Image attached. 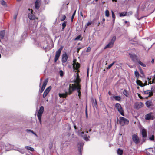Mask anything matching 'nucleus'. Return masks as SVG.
<instances>
[{"instance_id":"1","label":"nucleus","mask_w":155,"mask_h":155,"mask_svg":"<svg viewBox=\"0 0 155 155\" xmlns=\"http://www.w3.org/2000/svg\"><path fill=\"white\" fill-rule=\"evenodd\" d=\"M77 87V86L75 84H70L69 86L68 94L69 95H70L72 94L73 92L76 90Z\"/></svg>"},{"instance_id":"2","label":"nucleus","mask_w":155,"mask_h":155,"mask_svg":"<svg viewBox=\"0 0 155 155\" xmlns=\"http://www.w3.org/2000/svg\"><path fill=\"white\" fill-rule=\"evenodd\" d=\"M44 111V107L43 106L40 107L39 111L37 114L38 118L40 124H41V117Z\"/></svg>"},{"instance_id":"3","label":"nucleus","mask_w":155,"mask_h":155,"mask_svg":"<svg viewBox=\"0 0 155 155\" xmlns=\"http://www.w3.org/2000/svg\"><path fill=\"white\" fill-rule=\"evenodd\" d=\"M73 67L74 69H75L77 71H75V72H77L78 73L80 72L79 69L80 67V64L77 62V59H74L73 60Z\"/></svg>"},{"instance_id":"4","label":"nucleus","mask_w":155,"mask_h":155,"mask_svg":"<svg viewBox=\"0 0 155 155\" xmlns=\"http://www.w3.org/2000/svg\"><path fill=\"white\" fill-rule=\"evenodd\" d=\"M119 123L122 126L127 125L129 123V121L127 119L122 117H120L119 118Z\"/></svg>"},{"instance_id":"5","label":"nucleus","mask_w":155,"mask_h":155,"mask_svg":"<svg viewBox=\"0 0 155 155\" xmlns=\"http://www.w3.org/2000/svg\"><path fill=\"white\" fill-rule=\"evenodd\" d=\"M129 55L132 61L134 63H137L140 59L135 54L129 53Z\"/></svg>"},{"instance_id":"6","label":"nucleus","mask_w":155,"mask_h":155,"mask_svg":"<svg viewBox=\"0 0 155 155\" xmlns=\"http://www.w3.org/2000/svg\"><path fill=\"white\" fill-rule=\"evenodd\" d=\"M115 107L121 115L123 116H124L123 109L119 103H116L115 105Z\"/></svg>"},{"instance_id":"7","label":"nucleus","mask_w":155,"mask_h":155,"mask_svg":"<svg viewBox=\"0 0 155 155\" xmlns=\"http://www.w3.org/2000/svg\"><path fill=\"white\" fill-rule=\"evenodd\" d=\"M63 48V46H61L60 48L56 51L54 58V62H56L57 61L58 59Z\"/></svg>"},{"instance_id":"8","label":"nucleus","mask_w":155,"mask_h":155,"mask_svg":"<svg viewBox=\"0 0 155 155\" xmlns=\"http://www.w3.org/2000/svg\"><path fill=\"white\" fill-rule=\"evenodd\" d=\"M145 119L147 120H149L150 119L153 120L155 117L152 113H149L145 116Z\"/></svg>"},{"instance_id":"9","label":"nucleus","mask_w":155,"mask_h":155,"mask_svg":"<svg viewBox=\"0 0 155 155\" xmlns=\"http://www.w3.org/2000/svg\"><path fill=\"white\" fill-rule=\"evenodd\" d=\"M143 104L142 102H136L134 104V108L138 109L143 106Z\"/></svg>"},{"instance_id":"10","label":"nucleus","mask_w":155,"mask_h":155,"mask_svg":"<svg viewBox=\"0 0 155 155\" xmlns=\"http://www.w3.org/2000/svg\"><path fill=\"white\" fill-rule=\"evenodd\" d=\"M41 0H36L35 3V9L38 10L41 4Z\"/></svg>"},{"instance_id":"11","label":"nucleus","mask_w":155,"mask_h":155,"mask_svg":"<svg viewBox=\"0 0 155 155\" xmlns=\"http://www.w3.org/2000/svg\"><path fill=\"white\" fill-rule=\"evenodd\" d=\"M48 78H47L45 79L43 82V84L42 86L41 87V88L40 90V93H42L43 91H44V90L45 89L46 86V85L47 84V83L48 81Z\"/></svg>"},{"instance_id":"12","label":"nucleus","mask_w":155,"mask_h":155,"mask_svg":"<svg viewBox=\"0 0 155 155\" xmlns=\"http://www.w3.org/2000/svg\"><path fill=\"white\" fill-rule=\"evenodd\" d=\"M51 89V87L50 86L46 89L43 95V98H45L47 96Z\"/></svg>"},{"instance_id":"13","label":"nucleus","mask_w":155,"mask_h":155,"mask_svg":"<svg viewBox=\"0 0 155 155\" xmlns=\"http://www.w3.org/2000/svg\"><path fill=\"white\" fill-rule=\"evenodd\" d=\"M132 139L133 141L136 144L138 143L139 142V140L137 135L136 134L133 135Z\"/></svg>"},{"instance_id":"14","label":"nucleus","mask_w":155,"mask_h":155,"mask_svg":"<svg viewBox=\"0 0 155 155\" xmlns=\"http://www.w3.org/2000/svg\"><path fill=\"white\" fill-rule=\"evenodd\" d=\"M91 101L93 107H94L96 108L97 109L98 105L96 99H94L93 98H92L91 99Z\"/></svg>"},{"instance_id":"15","label":"nucleus","mask_w":155,"mask_h":155,"mask_svg":"<svg viewBox=\"0 0 155 155\" xmlns=\"http://www.w3.org/2000/svg\"><path fill=\"white\" fill-rule=\"evenodd\" d=\"M68 58V56L66 53L63 54L62 55V62L63 63L66 62Z\"/></svg>"},{"instance_id":"16","label":"nucleus","mask_w":155,"mask_h":155,"mask_svg":"<svg viewBox=\"0 0 155 155\" xmlns=\"http://www.w3.org/2000/svg\"><path fill=\"white\" fill-rule=\"evenodd\" d=\"M58 95L60 97L62 98H66L68 95H69L68 92H66L65 93H59Z\"/></svg>"},{"instance_id":"17","label":"nucleus","mask_w":155,"mask_h":155,"mask_svg":"<svg viewBox=\"0 0 155 155\" xmlns=\"http://www.w3.org/2000/svg\"><path fill=\"white\" fill-rule=\"evenodd\" d=\"M32 11H33L32 10V11L31 12V13H29L28 15V18L31 20H34L35 18V16L33 14Z\"/></svg>"},{"instance_id":"18","label":"nucleus","mask_w":155,"mask_h":155,"mask_svg":"<svg viewBox=\"0 0 155 155\" xmlns=\"http://www.w3.org/2000/svg\"><path fill=\"white\" fill-rule=\"evenodd\" d=\"M81 81V79H76V80L74 81L75 84H76V85L78 86H81V85L80 84V83Z\"/></svg>"},{"instance_id":"19","label":"nucleus","mask_w":155,"mask_h":155,"mask_svg":"<svg viewBox=\"0 0 155 155\" xmlns=\"http://www.w3.org/2000/svg\"><path fill=\"white\" fill-rule=\"evenodd\" d=\"M144 94H149L148 97H150L153 95V93L151 90H147L144 91Z\"/></svg>"},{"instance_id":"20","label":"nucleus","mask_w":155,"mask_h":155,"mask_svg":"<svg viewBox=\"0 0 155 155\" xmlns=\"http://www.w3.org/2000/svg\"><path fill=\"white\" fill-rule=\"evenodd\" d=\"M142 137L144 138H146L147 137V131L146 129H143L141 131Z\"/></svg>"},{"instance_id":"21","label":"nucleus","mask_w":155,"mask_h":155,"mask_svg":"<svg viewBox=\"0 0 155 155\" xmlns=\"http://www.w3.org/2000/svg\"><path fill=\"white\" fill-rule=\"evenodd\" d=\"M136 82L137 85H139L141 87H144L145 86V85H144L141 81L140 80H138V79H137Z\"/></svg>"},{"instance_id":"22","label":"nucleus","mask_w":155,"mask_h":155,"mask_svg":"<svg viewBox=\"0 0 155 155\" xmlns=\"http://www.w3.org/2000/svg\"><path fill=\"white\" fill-rule=\"evenodd\" d=\"M147 107H149L151 106H153L152 103L151 101H148L145 103Z\"/></svg>"},{"instance_id":"23","label":"nucleus","mask_w":155,"mask_h":155,"mask_svg":"<svg viewBox=\"0 0 155 155\" xmlns=\"http://www.w3.org/2000/svg\"><path fill=\"white\" fill-rule=\"evenodd\" d=\"M113 44L112 42H110L107 45H106L104 48V49H105L108 48H111L113 47Z\"/></svg>"},{"instance_id":"24","label":"nucleus","mask_w":155,"mask_h":155,"mask_svg":"<svg viewBox=\"0 0 155 155\" xmlns=\"http://www.w3.org/2000/svg\"><path fill=\"white\" fill-rule=\"evenodd\" d=\"M5 30H2L0 31V36L1 38H3L4 37L5 35Z\"/></svg>"},{"instance_id":"25","label":"nucleus","mask_w":155,"mask_h":155,"mask_svg":"<svg viewBox=\"0 0 155 155\" xmlns=\"http://www.w3.org/2000/svg\"><path fill=\"white\" fill-rule=\"evenodd\" d=\"M0 2H1V4L3 6H4L5 7H7L8 6H7L6 3L4 0H1L0 1Z\"/></svg>"},{"instance_id":"26","label":"nucleus","mask_w":155,"mask_h":155,"mask_svg":"<svg viewBox=\"0 0 155 155\" xmlns=\"http://www.w3.org/2000/svg\"><path fill=\"white\" fill-rule=\"evenodd\" d=\"M123 152V150L120 149V148L118 149L117 151V154L119 155H122Z\"/></svg>"},{"instance_id":"27","label":"nucleus","mask_w":155,"mask_h":155,"mask_svg":"<svg viewBox=\"0 0 155 155\" xmlns=\"http://www.w3.org/2000/svg\"><path fill=\"white\" fill-rule=\"evenodd\" d=\"M113 97L114 99L116 101H119L121 100V97L120 96H114Z\"/></svg>"},{"instance_id":"28","label":"nucleus","mask_w":155,"mask_h":155,"mask_svg":"<svg viewBox=\"0 0 155 155\" xmlns=\"http://www.w3.org/2000/svg\"><path fill=\"white\" fill-rule=\"evenodd\" d=\"M25 148L28 150H29L31 151H34V149L33 148L29 146H25Z\"/></svg>"},{"instance_id":"29","label":"nucleus","mask_w":155,"mask_h":155,"mask_svg":"<svg viewBox=\"0 0 155 155\" xmlns=\"http://www.w3.org/2000/svg\"><path fill=\"white\" fill-rule=\"evenodd\" d=\"M123 94L124 95H125L126 97H128L129 95V93L127 91L124 89L123 91Z\"/></svg>"},{"instance_id":"30","label":"nucleus","mask_w":155,"mask_h":155,"mask_svg":"<svg viewBox=\"0 0 155 155\" xmlns=\"http://www.w3.org/2000/svg\"><path fill=\"white\" fill-rule=\"evenodd\" d=\"M112 17L113 18V23H114V22H115V15L114 14V12L113 11H112Z\"/></svg>"},{"instance_id":"31","label":"nucleus","mask_w":155,"mask_h":155,"mask_svg":"<svg viewBox=\"0 0 155 155\" xmlns=\"http://www.w3.org/2000/svg\"><path fill=\"white\" fill-rule=\"evenodd\" d=\"M138 14H139L138 9H137V10L136 12V14H135V16L138 20H140L143 17H141L140 18H139L138 17Z\"/></svg>"},{"instance_id":"32","label":"nucleus","mask_w":155,"mask_h":155,"mask_svg":"<svg viewBox=\"0 0 155 155\" xmlns=\"http://www.w3.org/2000/svg\"><path fill=\"white\" fill-rule=\"evenodd\" d=\"M81 86H78L77 87L76 90H77L78 93H81Z\"/></svg>"},{"instance_id":"33","label":"nucleus","mask_w":155,"mask_h":155,"mask_svg":"<svg viewBox=\"0 0 155 155\" xmlns=\"http://www.w3.org/2000/svg\"><path fill=\"white\" fill-rule=\"evenodd\" d=\"M137 63L139 64L140 65L142 66L143 67H146V65L145 64L143 63V62H141L140 61V60H139V61H138V62H137Z\"/></svg>"},{"instance_id":"34","label":"nucleus","mask_w":155,"mask_h":155,"mask_svg":"<svg viewBox=\"0 0 155 155\" xmlns=\"http://www.w3.org/2000/svg\"><path fill=\"white\" fill-rule=\"evenodd\" d=\"M134 74L137 79H138L139 76V72L137 71H135L134 72Z\"/></svg>"},{"instance_id":"35","label":"nucleus","mask_w":155,"mask_h":155,"mask_svg":"<svg viewBox=\"0 0 155 155\" xmlns=\"http://www.w3.org/2000/svg\"><path fill=\"white\" fill-rule=\"evenodd\" d=\"M66 23H67V21H64L62 23V29L63 30L64 29V28L66 27Z\"/></svg>"},{"instance_id":"36","label":"nucleus","mask_w":155,"mask_h":155,"mask_svg":"<svg viewBox=\"0 0 155 155\" xmlns=\"http://www.w3.org/2000/svg\"><path fill=\"white\" fill-rule=\"evenodd\" d=\"M127 13L126 12H122L120 13V17L124 16L127 15Z\"/></svg>"},{"instance_id":"37","label":"nucleus","mask_w":155,"mask_h":155,"mask_svg":"<svg viewBox=\"0 0 155 155\" xmlns=\"http://www.w3.org/2000/svg\"><path fill=\"white\" fill-rule=\"evenodd\" d=\"M116 36H114L112 39H111V41H110L111 42H112L114 44V42L116 40Z\"/></svg>"},{"instance_id":"38","label":"nucleus","mask_w":155,"mask_h":155,"mask_svg":"<svg viewBox=\"0 0 155 155\" xmlns=\"http://www.w3.org/2000/svg\"><path fill=\"white\" fill-rule=\"evenodd\" d=\"M76 12V10H75L73 14H72V15L71 17V20L72 21H73V19L74 17V16L75 15V14Z\"/></svg>"},{"instance_id":"39","label":"nucleus","mask_w":155,"mask_h":155,"mask_svg":"<svg viewBox=\"0 0 155 155\" xmlns=\"http://www.w3.org/2000/svg\"><path fill=\"white\" fill-rule=\"evenodd\" d=\"M105 16L107 17H108L109 16V12L108 10H106L105 12Z\"/></svg>"},{"instance_id":"40","label":"nucleus","mask_w":155,"mask_h":155,"mask_svg":"<svg viewBox=\"0 0 155 155\" xmlns=\"http://www.w3.org/2000/svg\"><path fill=\"white\" fill-rule=\"evenodd\" d=\"M115 63V61H114L113 63H112L111 64H110V65H109L108 67L107 68V69H110L111 67L113 66V65Z\"/></svg>"},{"instance_id":"41","label":"nucleus","mask_w":155,"mask_h":155,"mask_svg":"<svg viewBox=\"0 0 155 155\" xmlns=\"http://www.w3.org/2000/svg\"><path fill=\"white\" fill-rule=\"evenodd\" d=\"M82 137H84V139L86 140H88V138L86 134L82 136Z\"/></svg>"},{"instance_id":"42","label":"nucleus","mask_w":155,"mask_h":155,"mask_svg":"<svg viewBox=\"0 0 155 155\" xmlns=\"http://www.w3.org/2000/svg\"><path fill=\"white\" fill-rule=\"evenodd\" d=\"M66 18V16L65 15H63L61 19V21H63Z\"/></svg>"},{"instance_id":"43","label":"nucleus","mask_w":155,"mask_h":155,"mask_svg":"<svg viewBox=\"0 0 155 155\" xmlns=\"http://www.w3.org/2000/svg\"><path fill=\"white\" fill-rule=\"evenodd\" d=\"M59 74L61 76H63L64 74V72L62 70H60L59 72Z\"/></svg>"},{"instance_id":"44","label":"nucleus","mask_w":155,"mask_h":155,"mask_svg":"<svg viewBox=\"0 0 155 155\" xmlns=\"http://www.w3.org/2000/svg\"><path fill=\"white\" fill-rule=\"evenodd\" d=\"M149 139L152 141H153L154 140V135H152L151 137H150L149 138Z\"/></svg>"},{"instance_id":"45","label":"nucleus","mask_w":155,"mask_h":155,"mask_svg":"<svg viewBox=\"0 0 155 155\" xmlns=\"http://www.w3.org/2000/svg\"><path fill=\"white\" fill-rule=\"evenodd\" d=\"M81 37V35H79L77 37H76L75 39V40H79Z\"/></svg>"},{"instance_id":"46","label":"nucleus","mask_w":155,"mask_h":155,"mask_svg":"<svg viewBox=\"0 0 155 155\" xmlns=\"http://www.w3.org/2000/svg\"><path fill=\"white\" fill-rule=\"evenodd\" d=\"M91 50V48L90 47H88L86 50V52H88L90 51Z\"/></svg>"},{"instance_id":"47","label":"nucleus","mask_w":155,"mask_h":155,"mask_svg":"<svg viewBox=\"0 0 155 155\" xmlns=\"http://www.w3.org/2000/svg\"><path fill=\"white\" fill-rule=\"evenodd\" d=\"M82 48V47H79L77 48V52L79 53L80 49Z\"/></svg>"},{"instance_id":"48","label":"nucleus","mask_w":155,"mask_h":155,"mask_svg":"<svg viewBox=\"0 0 155 155\" xmlns=\"http://www.w3.org/2000/svg\"><path fill=\"white\" fill-rule=\"evenodd\" d=\"M89 68H88L87 70V76L88 77L89 75Z\"/></svg>"},{"instance_id":"49","label":"nucleus","mask_w":155,"mask_h":155,"mask_svg":"<svg viewBox=\"0 0 155 155\" xmlns=\"http://www.w3.org/2000/svg\"><path fill=\"white\" fill-rule=\"evenodd\" d=\"M76 79H80V77L79 75V74L78 73H77V77H76Z\"/></svg>"},{"instance_id":"50","label":"nucleus","mask_w":155,"mask_h":155,"mask_svg":"<svg viewBox=\"0 0 155 155\" xmlns=\"http://www.w3.org/2000/svg\"><path fill=\"white\" fill-rule=\"evenodd\" d=\"M78 95L79 97V99L81 98V93H78Z\"/></svg>"},{"instance_id":"51","label":"nucleus","mask_w":155,"mask_h":155,"mask_svg":"<svg viewBox=\"0 0 155 155\" xmlns=\"http://www.w3.org/2000/svg\"><path fill=\"white\" fill-rule=\"evenodd\" d=\"M85 113H86V116L87 117L88 115H87V108H86V111H85Z\"/></svg>"},{"instance_id":"52","label":"nucleus","mask_w":155,"mask_h":155,"mask_svg":"<svg viewBox=\"0 0 155 155\" xmlns=\"http://www.w3.org/2000/svg\"><path fill=\"white\" fill-rule=\"evenodd\" d=\"M138 96L140 99H143L142 97L140 95V94H138Z\"/></svg>"},{"instance_id":"53","label":"nucleus","mask_w":155,"mask_h":155,"mask_svg":"<svg viewBox=\"0 0 155 155\" xmlns=\"http://www.w3.org/2000/svg\"><path fill=\"white\" fill-rule=\"evenodd\" d=\"M31 130H29V129H27L26 130V131L27 132H31Z\"/></svg>"},{"instance_id":"54","label":"nucleus","mask_w":155,"mask_h":155,"mask_svg":"<svg viewBox=\"0 0 155 155\" xmlns=\"http://www.w3.org/2000/svg\"><path fill=\"white\" fill-rule=\"evenodd\" d=\"M91 22H88L87 23V26H89V25H91Z\"/></svg>"},{"instance_id":"55","label":"nucleus","mask_w":155,"mask_h":155,"mask_svg":"<svg viewBox=\"0 0 155 155\" xmlns=\"http://www.w3.org/2000/svg\"><path fill=\"white\" fill-rule=\"evenodd\" d=\"M84 134V132H81L80 133V134L82 136H83V134Z\"/></svg>"},{"instance_id":"56","label":"nucleus","mask_w":155,"mask_h":155,"mask_svg":"<svg viewBox=\"0 0 155 155\" xmlns=\"http://www.w3.org/2000/svg\"><path fill=\"white\" fill-rule=\"evenodd\" d=\"M140 71L141 74H143V71L141 69V70Z\"/></svg>"},{"instance_id":"57","label":"nucleus","mask_w":155,"mask_h":155,"mask_svg":"<svg viewBox=\"0 0 155 155\" xmlns=\"http://www.w3.org/2000/svg\"><path fill=\"white\" fill-rule=\"evenodd\" d=\"M31 133H32L33 134H34L35 135H36V133H35L33 130H31Z\"/></svg>"},{"instance_id":"58","label":"nucleus","mask_w":155,"mask_h":155,"mask_svg":"<svg viewBox=\"0 0 155 155\" xmlns=\"http://www.w3.org/2000/svg\"><path fill=\"white\" fill-rule=\"evenodd\" d=\"M17 18V15H15L14 16V19H16Z\"/></svg>"},{"instance_id":"59","label":"nucleus","mask_w":155,"mask_h":155,"mask_svg":"<svg viewBox=\"0 0 155 155\" xmlns=\"http://www.w3.org/2000/svg\"><path fill=\"white\" fill-rule=\"evenodd\" d=\"M154 62V60L153 59H152V61H151V63H153Z\"/></svg>"},{"instance_id":"60","label":"nucleus","mask_w":155,"mask_h":155,"mask_svg":"<svg viewBox=\"0 0 155 155\" xmlns=\"http://www.w3.org/2000/svg\"><path fill=\"white\" fill-rule=\"evenodd\" d=\"M108 94L109 95H111V92L110 91H109L108 92Z\"/></svg>"},{"instance_id":"61","label":"nucleus","mask_w":155,"mask_h":155,"mask_svg":"<svg viewBox=\"0 0 155 155\" xmlns=\"http://www.w3.org/2000/svg\"><path fill=\"white\" fill-rule=\"evenodd\" d=\"M152 83L154 82V79H153L152 80Z\"/></svg>"},{"instance_id":"62","label":"nucleus","mask_w":155,"mask_h":155,"mask_svg":"<svg viewBox=\"0 0 155 155\" xmlns=\"http://www.w3.org/2000/svg\"><path fill=\"white\" fill-rule=\"evenodd\" d=\"M74 128L75 129H77V127H76V125H74Z\"/></svg>"},{"instance_id":"63","label":"nucleus","mask_w":155,"mask_h":155,"mask_svg":"<svg viewBox=\"0 0 155 155\" xmlns=\"http://www.w3.org/2000/svg\"><path fill=\"white\" fill-rule=\"evenodd\" d=\"M102 20L103 21V22L104 21H105V18H103V19H102Z\"/></svg>"},{"instance_id":"64","label":"nucleus","mask_w":155,"mask_h":155,"mask_svg":"<svg viewBox=\"0 0 155 155\" xmlns=\"http://www.w3.org/2000/svg\"><path fill=\"white\" fill-rule=\"evenodd\" d=\"M128 66L130 68H132V66H131L130 65H128Z\"/></svg>"}]
</instances>
